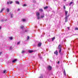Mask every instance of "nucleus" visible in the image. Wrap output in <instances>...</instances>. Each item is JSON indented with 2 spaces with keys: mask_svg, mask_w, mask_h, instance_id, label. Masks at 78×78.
I'll list each match as a JSON object with an SVG mask.
<instances>
[{
  "mask_svg": "<svg viewBox=\"0 0 78 78\" xmlns=\"http://www.w3.org/2000/svg\"><path fill=\"white\" fill-rule=\"evenodd\" d=\"M36 15L37 17V19H40V18H39L40 13H39V12H37L36 13Z\"/></svg>",
  "mask_w": 78,
  "mask_h": 78,
  "instance_id": "nucleus-1",
  "label": "nucleus"
},
{
  "mask_svg": "<svg viewBox=\"0 0 78 78\" xmlns=\"http://www.w3.org/2000/svg\"><path fill=\"white\" fill-rule=\"evenodd\" d=\"M51 66H48V69L49 70H51Z\"/></svg>",
  "mask_w": 78,
  "mask_h": 78,
  "instance_id": "nucleus-2",
  "label": "nucleus"
},
{
  "mask_svg": "<svg viewBox=\"0 0 78 78\" xmlns=\"http://www.w3.org/2000/svg\"><path fill=\"white\" fill-rule=\"evenodd\" d=\"M58 49H62V46H61V45L59 44V45H58Z\"/></svg>",
  "mask_w": 78,
  "mask_h": 78,
  "instance_id": "nucleus-3",
  "label": "nucleus"
},
{
  "mask_svg": "<svg viewBox=\"0 0 78 78\" xmlns=\"http://www.w3.org/2000/svg\"><path fill=\"white\" fill-rule=\"evenodd\" d=\"M68 19V18L66 16L65 18V22H67V21H68L67 20Z\"/></svg>",
  "mask_w": 78,
  "mask_h": 78,
  "instance_id": "nucleus-4",
  "label": "nucleus"
},
{
  "mask_svg": "<svg viewBox=\"0 0 78 78\" xmlns=\"http://www.w3.org/2000/svg\"><path fill=\"white\" fill-rule=\"evenodd\" d=\"M58 52L57 51H55L54 52V54H55L56 55H58Z\"/></svg>",
  "mask_w": 78,
  "mask_h": 78,
  "instance_id": "nucleus-5",
  "label": "nucleus"
},
{
  "mask_svg": "<svg viewBox=\"0 0 78 78\" xmlns=\"http://www.w3.org/2000/svg\"><path fill=\"white\" fill-rule=\"evenodd\" d=\"M41 18H44V13H43L41 16Z\"/></svg>",
  "mask_w": 78,
  "mask_h": 78,
  "instance_id": "nucleus-6",
  "label": "nucleus"
},
{
  "mask_svg": "<svg viewBox=\"0 0 78 78\" xmlns=\"http://www.w3.org/2000/svg\"><path fill=\"white\" fill-rule=\"evenodd\" d=\"M42 45V43H39L38 44V47H41Z\"/></svg>",
  "mask_w": 78,
  "mask_h": 78,
  "instance_id": "nucleus-7",
  "label": "nucleus"
},
{
  "mask_svg": "<svg viewBox=\"0 0 78 78\" xmlns=\"http://www.w3.org/2000/svg\"><path fill=\"white\" fill-rule=\"evenodd\" d=\"M5 10V8L2 9L0 11V13H2V12H3V10Z\"/></svg>",
  "mask_w": 78,
  "mask_h": 78,
  "instance_id": "nucleus-8",
  "label": "nucleus"
},
{
  "mask_svg": "<svg viewBox=\"0 0 78 78\" xmlns=\"http://www.w3.org/2000/svg\"><path fill=\"white\" fill-rule=\"evenodd\" d=\"M64 70V72H63V73L64 75H65V76H66V71H65V69H63Z\"/></svg>",
  "mask_w": 78,
  "mask_h": 78,
  "instance_id": "nucleus-9",
  "label": "nucleus"
},
{
  "mask_svg": "<svg viewBox=\"0 0 78 78\" xmlns=\"http://www.w3.org/2000/svg\"><path fill=\"white\" fill-rule=\"evenodd\" d=\"M6 11L7 12H9V8H7L6 9Z\"/></svg>",
  "mask_w": 78,
  "mask_h": 78,
  "instance_id": "nucleus-10",
  "label": "nucleus"
},
{
  "mask_svg": "<svg viewBox=\"0 0 78 78\" xmlns=\"http://www.w3.org/2000/svg\"><path fill=\"white\" fill-rule=\"evenodd\" d=\"M24 28V26H21L20 27V28H21V29H22V30H23Z\"/></svg>",
  "mask_w": 78,
  "mask_h": 78,
  "instance_id": "nucleus-11",
  "label": "nucleus"
},
{
  "mask_svg": "<svg viewBox=\"0 0 78 78\" xmlns=\"http://www.w3.org/2000/svg\"><path fill=\"white\" fill-rule=\"evenodd\" d=\"M68 13V11H65V16H67V15Z\"/></svg>",
  "mask_w": 78,
  "mask_h": 78,
  "instance_id": "nucleus-12",
  "label": "nucleus"
},
{
  "mask_svg": "<svg viewBox=\"0 0 78 78\" xmlns=\"http://www.w3.org/2000/svg\"><path fill=\"white\" fill-rule=\"evenodd\" d=\"M29 52L30 53H33V51L30 50L29 51Z\"/></svg>",
  "mask_w": 78,
  "mask_h": 78,
  "instance_id": "nucleus-13",
  "label": "nucleus"
},
{
  "mask_svg": "<svg viewBox=\"0 0 78 78\" xmlns=\"http://www.w3.org/2000/svg\"><path fill=\"white\" fill-rule=\"evenodd\" d=\"M48 6H46L44 7V9H47V8H48Z\"/></svg>",
  "mask_w": 78,
  "mask_h": 78,
  "instance_id": "nucleus-14",
  "label": "nucleus"
},
{
  "mask_svg": "<svg viewBox=\"0 0 78 78\" xmlns=\"http://www.w3.org/2000/svg\"><path fill=\"white\" fill-rule=\"evenodd\" d=\"M16 61H17L16 59L12 61V62H16Z\"/></svg>",
  "mask_w": 78,
  "mask_h": 78,
  "instance_id": "nucleus-15",
  "label": "nucleus"
},
{
  "mask_svg": "<svg viewBox=\"0 0 78 78\" xmlns=\"http://www.w3.org/2000/svg\"><path fill=\"white\" fill-rule=\"evenodd\" d=\"M52 41H54V40H55V37H54L53 38H52Z\"/></svg>",
  "mask_w": 78,
  "mask_h": 78,
  "instance_id": "nucleus-16",
  "label": "nucleus"
},
{
  "mask_svg": "<svg viewBox=\"0 0 78 78\" xmlns=\"http://www.w3.org/2000/svg\"><path fill=\"white\" fill-rule=\"evenodd\" d=\"M16 4H18V5L19 4V2L18 1H16Z\"/></svg>",
  "mask_w": 78,
  "mask_h": 78,
  "instance_id": "nucleus-17",
  "label": "nucleus"
},
{
  "mask_svg": "<svg viewBox=\"0 0 78 78\" xmlns=\"http://www.w3.org/2000/svg\"><path fill=\"white\" fill-rule=\"evenodd\" d=\"M62 50V49H59V53H61V51Z\"/></svg>",
  "mask_w": 78,
  "mask_h": 78,
  "instance_id": "nucleus-18",
  "label": "nucleus"
},
{
  "mask_svg": "<svg viewBox=\"0 0 78 78\" xmlns=\"http://www.w3.org/2000/svg\"><path fill=\"white\" fill-rule=\"evenodd\" d=\"M72 3H73V2H71L69 4V6H70L71 5H72Z\"/></svg>",
  "mask_w": 78,
  "mask_h": 78,
  "instance_id": "nucleus-19",
  "label": "nucleus"
},
{
  "mask_svg": "<svg viewBox=\"0 0 78 78\" xmlns=\"http://www.w3.org/2000/svg\"><path fill=\"white\" fill-rule=\"evenodd\" d=\"M10 15L11 16V18H12V14H11V13H10Z\"/></svg>",
  "mask_w": 78,
  "mask_h": 78,
  "instance_id": "nucleus-20",
  "label": "nucleus"
},
{
  "mask_svg": "<svg viewBox=\"0 0 78 78\" xmlns=\"http://www.w3.org/2000/svg\"><path fill=\"white\" fill-rule=\"evenodd\" d=\"M9 39L10 40H12V37H9Z\"/></svg>",
  "mask_w": 78,
  "mask_h": 78,
  "instance_id": "nucleus-21",
  "label": "nucleus"
},
{
  "mask_svg": "<svg viewBox=\"0 0 78 78\" xmlns=\"http://www.w3.org/2000/svg\"><path fill=\"white\" fill-rule=\"evenodd\" d=\"M51 39H49L48 40V41L49 42H51Z\"/></svg>",
  "mask_w": 78,
  "mask_h": 78,
  "instance_id": "nucleus-22",
  "label": "nucleus"
},
{
  "mask_svg": "<svg viewBox=\"0 0 78 78\" xmlns=\"http://www.w3.org/2000/svg\"><path fill=\"white\" fill-rule=\"evenodd\" d=\"M39 11H40L41 12H42V11H43V10H42V9H39Z\"/></svg>",
  "mask_w": 78,
  "mask_h": 78,
  "instance_id": "nucleus-23",
  "label": "nucleus"
},
{
  "mask_svg": "<svg viewBox=\"0 0 78 78\" xmlns=\"http://www.w3.org/2000/svg\"><path fill=\"white\" fill-rule=\"evenodd\" d=\"M22 21H23V22H26V20L25 19H23L22 20Z\"/></svg>",
  "mask_w": 78,
  "mask_h": 78,
  "instance_id": "nucleus-24",
  "label": "nucleus"
},
{
  "mask_svg": "<svg viewBox=\"0 0 78 78\" xmlns=\"http://www.w3.org/2000/svg\"><path fill=\"white\" fill-rule=\"evenodd\" d=\"M6 72V70H4L3 73H7Z\"/></svg>",
  "mask_w": 78,
  "mask_h": 78,
  "instance_id": "nucleus-25",
  "label": "nucleus"
},
{
  "mask_svg": "<svg viewBox=\"0 0 78 78\" xmlns=\"http://www.w3.org/2000/svg\"><path fill=\"white\" fill-rule=\"evenodd\" d=\"M27 40H28V39H29V38H30V37H29V36H28L27 37Z\"/></svg>",
  "mask_w": 78,
  "mask_h": 78,
  "instance_id": "nucleus-26",
  "label": "nucleus"
},
{
  "mask_svg": "<svg viewBox=\"0 0 78 78\" xmlns=\"http://www.w3.org/2000/svg\"><path fill=\"white\" fill-rule=\"evenodd\" d=\"M20 43V41L18 42L17 44V45H19Z\"/></svg>",
  "mask_w": 78,
  "mask_h": 78,
  "instance_id": "nucleus-27",
  "label": "nucleus"
},
{
  "mask_svg": "<svg viewBox=\"0 0 78 78\" xmlns=\"http://www.w3.org/2000/svg\"><path fill=\"white\" fill-rule=\"evenodd\" d=\"M75 30H78V27H76V28H75Z\"/></svg>",
  "mask_w": 78,
  "mask_h": 78,
  "instance_id": "nucleus-28",
  "label": "nucleus"
},
{
  "mask_svg": "<svg viewBox=\"0 0 78 78\" xmlns=\"http://www.w3.org/2000/svg\"><path fill=\"white\" fill-rule=\"evenodd\" d=\"M12 47H10V50H12Z\"/></svg>",
  "mask_w": 78,
  "mask_h": 78,
  "instance_id": "nucleus-29",
  "label": "nucleus"
},
{
  "mask_svg": "<svg viewBox=\"0 0 78 78\" xmlns=\"http://www.w3.org/2000/svg\"><path fill=\"white\" fill-rule=\"evenodd\" d=\"M12 3V2L11 1V2H9V3L10 4H11Z\"/></svg>",
  "mask_w": 78,
  "mask_h": 78,
  "instance_id": "nucleus-30",
  "label": "nucleus"
},
{
  "mask_svg": "<svg viewBox=\"0 0 78 78\" xmlns=\"http://www.w3.org/2000/svg\"><path fill=\"white\" fill-rule=\"evenodd\" d=\"M23 6H27V5L26 4H24Z\"/></svg>",
  "mask_w": 78,
  "mask_h": 78,
  "instance_id": "nucleus-31",
  "label": "nucleus"
},
{
  "mask_svg": "<svg viewBox=\"0 0 78 78\" xmlns=\"http://www.w3.org/2000/svg\"><path fill=\"white\" fill-rule=\"evenodd\" d=\"M66 17H68H68H69V15H68V16H67L66 15Z\"/></svg>",
  "mask_w": 78,
  "mask_h": 78,
  "instance_id": "nucleus-32",
  "label": "nucleus"
},
{
  "mask_svg": "<svg viewBox=\"0 0 78 78\" xmlns=\"http://www.w3.org/2000/svg\"><path fill=\"white\" fill-rule=\"evenodd\" d=\"M25 51H23L22 52V53H24Z\"/></svg>",
  "mask_w": 78,
  "mask_h": 78,
  "instance_id": "nucleus-33",
  "label": "nucleus"
},
{
  "mask_svg": "<svg viewBox=\"0 0 78 78\" xmlns=\"http://www.w3.org/2000/svg\"><path fill=\"white\" fill-rule=\"evenodd\" d=\"M60 53V54L61 55H62V53L60 52V53Z\"/></svg>",
  "mask_w": 78,
  "mask_h": 78,
  "instance_id": "nucleus-34",
  "label": "nucleus"
},
{
  "mask_svg": "<svg viewBox=\"0 0 78 78\" xmlns=\"http://www.w3.org/2000/svg\"><path fill=\"white\" fill-rule=\"evenodd\" d=\"M9 2H7V4H8H8H9Z\"/></svg>",
  "mask_w": 78,
  "mask_h": 78,
  "instance_id": "nucleus-35",
  "label": "nucleus"
},
{
  "mask_svg": "<svg viewBox=\"0 0 78 78\" xmlns=\"http://www.w3.org/2000/svg\"><path fill=\"white\" fill-rule=\"evenodd\" d=\"M1 22H3L4 21L3 20H1Z\"/></svg>",
  "mask_w": 78,
  "mask_h": 78,
  "instance_id": "nucleus-36",
  "label": "nucleus"
},
{
  "mask_svg": "<svg viewBox=\"0 0 78 78\" xmlns=\"http://www.w3.org/2000/svg\"><path fill=\"white\" fill-rule=\"evenodd\" d=\"M60 63V62H59V61H58V64H59Z\"/></svg>",
  "mask_w": 78,
  "mask_h": 78,
  "instance_id": "nucleus-37",
  "label": "nucleus"
},
{
  "mask_svg": "<svg viewBox=\"0 0 78 78\" xmlns=\"http://www.w3.org/2000/svg\"><path fill=\"white\" fill-rule=\"evenodd\" d=\"M63 8H64V9H66V6H63Z\"/></svg>",
  "mask_w": 78,
  "mask_h": 78,
  "instance_id": "nucleus-38",
  "label": "nucleus"
},
{
  "mask_svg": "<svg viewBox=\"0 0 78 78\" xmlns=\"http://www.w3.org/2000/svg\"><path fill=\"white\" fill-rule=\"evenodd\" d=\"M33 2L34 3H36V1L34 0L33 1Z\"/></svg>",
  "mask_w": 78,
  "mask_h": 78,
  "instance_id": "nucleus-39",
  "label": "nucleus"
},
{
  "mask_svg": "<svg viewBox=\"0 0 78 78\" xmlns=\"http://www.w3.org/2000/svg\"><path fill=\"white\" fill-rule=\"evenodd\" d=\"M2 52H0V55H1V54H2Z\"/></svg>",
  "mask_w": 78,
  "mask_h": 78,
  "instance_id": "nucleus-40",
  "label": "nucleus"
},
{
  "mask_svg": "<svg viewBox=\"0 0 78 78\" xmlns=\"http://www.w3.org/2000/svg\"><path fill=\"white\" fill-rule=\"evenodd\" d=\"M18 11H20V9H18Z\"/></svg>",
  "mask_w": 78,
  "mask_h": 78,
  "instance_id": "nucleus-41",
  "label": "nucleus"
},
{
  "mask_svg": "<svg viewBox=\"0 0 78 78\" xmlns=\"http://www.w3.org/2000/svg\"><path fill=\"white\" fill-rule=\"evenodd\" d=\"M69 27H68V30H69Z\"/></svg>",
  "mask_w": 78,
  "mask_h": 78,
  "instance_id": "nucleus-42",
  "label": "nucleus"
},
{
  "mask_svg": "<svg viewBox=\"0 0 78 78\" xmlns=\"http://www.w3.org/2000/svg\"><path fill=\"white\" fill-rule=\"evenodd\" d=\"M0 30H1V27H0Z\"/></svg>",
  "mask_w": 78,
  "mask_h": 78,
  "instance_id": "nucleus-43",
  "label": "nucleus"
},
{
  "mask_svg": "<svg viewBox=\"0 0 78 78\" xmlns=\"http://www.w3.org/2000/svg\"><path fill=\"white\" fill-rule=\"evenodd\" d=\"M7 21V20H5V21Z\"/></svg>",
  "mask_w": 78,
  "mask_h": 78,
  "instance_id": "nucleus-44",
  "label": "nucleus"
},
{
  "mask_svg": "<svg viewBox=\"0 0 78 78\" xmlns=\"http://www.w3.org/2000/svg\"><path fill=\"white\" fill-rule=\"evenodd\" d=\"M74 35H77V34H74Z\"/></svg>",
  "mask_w": 78,
  "mask_h": 78,
  "instance_id": "nucleus-45",
  "label": "nucleus"
},
{
  "mask_svg": "<svg viewBox=\"0 0 78 78\" xmlns=\"http://www.w3.org/2000/svg\"><path fill=\"white\" fill-rule=\"evenodd\" d=\"M64 1H66V0H64Z\"/></svg>",
  "mask_w": 78,
  "mask_h": 78,
  "instance_id": "nucleus-46",
  "label": "nucleus"
},
{
  "mask_svg": "<svg viewBox=\"0 0 78 78\" xmlns=\"http://www.w3.org/2000/svg\"><path fill=\"white\" fill-rule=\"evenodd\" d=\"M26 32H27V30H25V31Z\"/></svg>",
  "mask_w": 78,
  "mask_h": 78,
  "instance_id": "nucleus-47",
  "label": "nucleus"
},
{
  "mask_svg": "<svg viewBox=\"0 0 78 78\" xmlns=\"http://www.w3.org/2000/svg\"><path fill=\"white\" fill-rule=\"evenodd\" d=\"M70 49V48H68V50H69Z\"/></svg>",
  "mask_w": 78,
  "mask_h": 78,
  "instance_id": "nucleus-48",
  "label": "nucleus"
}]
</instances>
